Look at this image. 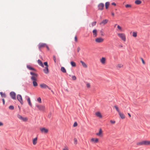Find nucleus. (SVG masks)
I'll return each mask as SVG.
<instances>
[{
    "label": "nucleus",
    "mask_w": 150,
    "mask_h": 150,
    "mask_svg": "<svg viewBox=\"0 0 150 150\" xmlns=\"http://www.w3.org/2000/svg\"><path fill=\"white\" fill-rule=\"evenodd\" d=\"M111 14L113 16H114V13L113 12H112L111 13Z\"/></svg>",
    "instance_id": "nucleus-56"
},
{
    "label": "nucleus",
    "mask_w": 150,
    "mask_h": 150,
    "mask_svg": "<svg viewBox=\"0 0 150 150\" xmlns=\"http://www.w3.org/2000/svg\"><path fill=\"white\" fill-rule=\"evenodd\" d=\"M46 47L47 49V50H49V48L48 47L47 45H46Z\"/></svg>",
    "instance_id": "nucleus-54"
},
{
    "label": "nucleus",
    "mask_w": 150,
    "mask_h": 150,
    "mask_svg": "<svg viewBox=\"0 0 150 150\" xmlns=\"http://www.w3.org/2000/svg\"><path fill=\"white\" fill-rule=\"evenodd\" d=\"M108 19H106L103 20L102 22H100L99 24L100 25H104L106 24L108 22Z\"/></svg>",
    "instance_id": "nucleus-14"
},
{
    "label": "nucleus",
    "mask_w": 150,
    "mask_h": 150,
    "mask_svg": "<svg viewBox=\"0 0 150 150\" xmlns=\"http://www.w3.org/2000/svg\"><path fill=\"white\" fill-rule=\"evenodd\" d=\"M101 35H103V34H101Z\"/></svg>",
    "instance_id": "nucleus-61"
},
{
    "label": "nucleus",
    "mask_w": 150,
    "mask_h": 150,
    "mask_svg": "<svg viewBox=\"0 0 150 150\" xmlns=\"http://www.w3.org/2000/svg\"><path fill=\"white\" fill-rule=\"evenodd\" d=\"M100 62L102 64H105L106 63V58L105 57H102L100 59Z\"/></svg>",
    "instance_id": "nucleus-11"
},
{
    "label": "nucleus",
    "mask_w": 150,
    "mask_h": 150,
    "mask_svg": "<svg viewBox=\"0 0 150 150\" xmlns=\"http://www.w3.org/2000/svg\"><path fill=\"white\" fill-rule=\"evenodd\" d=\"M132 36L134 37H136L137 36V33L136 32H132Z\"/></svg>",
    "instance_id": "nucleus-33"
},
{
    "label": "nucleus",
    "mask_w": 150,
    "mask_h": 150,
    "mask_svg": "<svg viewBox=\"0 0 150 150\" xmlns=\"http://www.w3.org/2000/svg\"><path fill=\"white\" fill-rule=\"evenodd\" d=\"M95 41L97 43H101L104 41V39L101 37L95 39Z\"/></svg>",
    "instance_id": "nucleus-8"
},
{
    "label": "nucleus",
    "mask_w": 150,
    "mask_h": 150,
    "mask_svg": "<svg viewBox=\"0 0 150 150\" xmlns=\"http://www.w3.org/2000/svg\"><path fill=\"white\" fill-rule=\"evenodd\" d=\"M62 150H69V149L68 147L66 146L63 148Z\"/></svg>",
    "instance_id": "nucleus-39"
},
{
    "label": "nucleus",
    "mask_w": 150,
    "mask_h": 150,
    "mask_svg": "<svg viewBox=\"0 0 150 150\" xmlns=\"http://www.w3.org/2000/svg\"><path fill=\"white\" fill-rule=\"evenodd\" d=\"M93 35L94 37L97 36V30L96 29H94L93 31Z\"/></svg>",
    "instance_id": "nucleus-19"
},
{
    "label": "nucleus",
    "mask_w": 150,
    "mask_h": 150,
    "mask_svg": "<svg viewBox=\"0 0 150 150\" xmlns=\"http://www.w3.org/2000/svg\"><path fill=\"white\" fill-rule=\"evenodd\" d=\"M80 62L81 63L83 67L85 68H87V64L82 61H80Z\"/></svg>",
    "instance_id": "nucleus-20"
},
{
    "label": "nucleus",
    "mask_w": 150,
    "mask_h": 150,
    "mask_svg": "<svg viewBox=\"0 0 150 150\" xmlns=\"http://www.w3.org/2000/svg\"><path fill=\"white\" fill-rule=\"evenodd\" d=\"M10 95L11 96V98L13 99H16V93L13 92H11L10 93Z\"/></svg>",
    "instance_id": "nucleus-12"
},
{
    "label": "nucleus",
    "mask_w": 150,
    "mask_h": 150,
    "mask_svg": "<svg viewBox=\"0 0 150 150\" xmlns=\"http://www.w3.org/2000/svg\"><path fill=\"white\" fill-rule=\"evenodd\" d=\"M118 114L120 117L122 119H124L125 118V116L124 114L121 112H119L118 113Z\"/></svg>",
    "instance_id": "nucleus-17"
},
{
    "label": "nucleus",
    "mask_w": 150,
    "mask_h": 150,
    "mask_svg": "<svg viewBox=\"0 0 150 150\" xmlns=\"http://www.w3.org/2000/svg\"><path fill=\"white\" fill-rule=\"evenodd\" d=\"M104 7V4H103L102 3H100L98 6V7L99 10H103V8Z\"/></svg>",
    "instance_id": "nucleus-13"
},
{
    "label": "nucleus",
    "mask_w": 150,
    "mask_h": 150,
    "mask_svg": "<svg viewBox=\"0 0 150 150\" xmlns=\"http://www.w3.org/2000/svg\"><path fill=\"white\" fill-rule=\"evenodd\" d=\"M38 64L40 65L42 67H44V66L43 64V63L40 60L38 59Z\"/></svg>",
    "instance_id": "nucleus-21"
},
{
    "label": "nucleus",
    "mask_w": 150,
    "mask_h": 150,
    "mask_svg": "<svg viewBox=\"0 0 150 150\" xmlns=\"http://www.w3.org/2000/svg\"><path fill=\"white\" fill-rule=\"evenodd\" d=\"M110 5V3L108 2H106L105 4V7L106 9H107L108 8V7Z\"/></svg>",
    "instance_id": "nucleus-37"
},
{
    "label": "nucleus",
    "mask_w": 150,
    "mask_h": 150,
    "mask_svg": "<svg viewBox=\"0 0 150 150\" xmlns=\"http://www.w3.org/2000/svg\"><path fill=\"white\" fill-rule=\"evenodd\" d=\"M40 130L42 133L44 134H47L48 133V129L44 127H40Z\"/></svg>",
    "instance_id": "nucleus-5"
},
{
    "label": "nucleus",
    "mask_w": 150,
    "mask_h": 150,
    "mask_svg": "<svg viewBox=\"0 0 150 150\" xmlns=\"http://www.w3.org/2000/svg\"><path fill=\"white\" fill-rule=\"evenodd\" d=\"M27 67L28 69H29L30 70H33L35 71H36L35 69L32 67L30 65H27Z\"/></svg>",
    "instance_id": "nucleus-25"
},
{
    "label": "nucleus",
    "mask_w": 150,
    "mask_h": 150,
    "mask_svg": "<svg viewBox=\"0 0 150 150\" xmlns=\"http://www.w3.org/2000/svg\"><path fill=\"white\" fill-rule=\"evenodd\" d=\"M40 86L42 88L46 89L48 87V86L45 83H42L40 84Z\"/></svg>",
    "instance_id": "nucleus-18"
},
{
    "label": "nucleus",
    "mask_w": 150,
    "mask_h": 150,
    "mask_svg": "<svg viewBox=\"0 0 150 150\" xmlns=\"http://www.w3.org/2000/svg\"><path fill=\"white\" fill-rule=\"evenodd\" d=\"M0 94L2 97H6V95L5 93H4L2 92H0Z\"/></svg>",
    "instance_id": "nucleus-35"
},
{
    "label": "nucleus",
    "mask_w": 150,
    "mask_h": 150,
    "mask_svg": "<svg viewBox=\"0 0 150 150\" xmlns=\"http://www.w3.org/2000/svg\"><path fill=\"white\" fill-rule=\"evenodd\" d=\"M33 85L34 86H38V83L36 82L37 80H32Z\"/></svg>",
    "instance_id": "nucleus-26"
},
{
    "label": "nucleus",
    "mask_w": 150,
    "mask_h": 150,
    "mask_svg": "<svg viewBox=\"0 0 150 150\" xmlns=\"http://www.w3.org/2000/svg\"><path fill=\"white\" fill-rule=\"evenodd\" d=\"M144 145L148 146L150 145V141L144 140Z\"/></svg>",
    "instance_id": "nucleus-16"
},
{
    "label": "nucleus",
    "mask_w": 150,
    "mask_h": 150,
    "mask_svg": "<svg viewBox=\"0 0 150 150\" xmlns=\"http://www.w3.org/2000/svg\"><path fill=\"white\" fill-rule=\"evenodd\" d=\"M71 64L73 67H75L76 66L75 63L73 61H71L70 62Z\"/></svg>",
    "instance_id": "nucleus-34"
},
{
    "label": "nucleus",
    "mask_w": 150,
    "mask_h": 150,
    "mask_svg": "<svg viewBox=\"0 0 150 150\" xmlns=\"http://www.w3.org/2000/svg\"><path fill=\"white\" fill-rule=\"evenodd\" d=\"M117 35L118 37L124 42H125L126 41V35L124 33H117Z\"/></svg>",
    "instance_id": "nucleus-1"
},
{
    "label": "nucleus",
    "mask_w": 150,
    "mask_h": 150,
    "mask_svg": "<svg viewBox=\"0 0 150 150\" xmlns=\"http://www.w3.org/2000/svg\"><path fill=\"white\" fill-rule=\"evenodd\" d=\"M74 40L75 41L77 42H78L77 38L76 36H75L74 37Z\"/></svg>",
    "instance_id": "nucleus-49"
},
{
    "label": "nucleus",
    "mask_w": 150,
    "mask_h": 150,
    "mask_svg": "<svg viewBox=\"0 0 150 150\" xmlns=\"http://www.w3.org/2000/svg\"><path fill=\"white\" fill-rule=\"evenodd\" d=\"M128 115L129 117H131V116L129 113H128Z\"/></svg>",
    "instance_id": "nucleus-55"
},
{
    "label": "nucleus",
    "mask_w": 150,
    "mask_h": 150,
    "mask_svg": "<svg viewBox=\"0 0 150 150\" xmlns=\"http://www.w3.org/2000/svg\"><path fill=\"white\" fill-rule=\"evenodd\" d=\"M37 101L40 103H42L41 99L40 97H38L37 99Z\"/></svg>",
    "instance_id": "nucleus-38"
},
{
    "label": "nucleus",
    "mask_w": 150,
    "mask_h": 150,
    "mask_svg": "<svg viewBox=\"0 0 150 150\" xmlns=\"http://www.w3.org/2000/svg\"><path fill=\"white\" fill-rule=\"evenodd\" d=\"M37 138L36 137L33 139V145H35L37 143Z\"/></svg>",
    "instance_id": "nucleus-23"
},
{
    "label": "nucleus",
    "mask_w": 150,
    "mask_h": 150,
    "mask_svg": "<svg viewBox=\"0 0 150 150\" xmlns=\"http://www.w3.org/2000/svg\"><path fill=\"white\" fill-rule=\"evenodd\" d=\"M44 65L46 66L43 69V71L45 74H48L49 73L48 66L47 62H45L44 63Z\"/></svg>",
    "instance_id": "nucleus-4"
},
{
    "label": "nucleus",
    "mask_w": 150,
    "mask_h": 150,
    "mask_svg": "<svg viewBox=\"0 0 150 150\" xmlns=\"http://www.w3.org/2000/svg\"><path fill=\"white\" fill-rule=\"evenodd\" d=\"M17 117L19 119L24 122H26L28 120V118L27 117H23L19 114L17 115Z\"/></svg>",
    "instance_id": "nucleus-3"
},
{
    "label": "nucleus",
    "mask_w": 150,
    "mask_h": 150,
    "mask_svg": "<svg viewBox=\"0 0 150 150\" xmlns=\"http://www.w3.org/2000/svg\"><path fill=\"white\" fill-rule=\"evenodd\" d=\"M72 78L73 80H75L76 79V77L75 76H72Z\"/></svg>",
    "instance_id": "nucleus-45"
},
{
    "label": "nucleus",
    "mask_w": 150,
    "mask_h": 150,
    "mask_svg": "<svg viewBox=\"0 0 150 150\" xmlns=\"http://www.w3.org/2000/svg\"><path fill=\"white\" fill-rule=\"evenodd\" d=\"M96 135L98 136L102 137L103 136V132L101 128H100L98 132L96 134Z\"/></svg>",
    "instance_id": "nucleus-9"
},
{
    "label": "nucleus",
    "mask_w": 150,
    "mask_h": 150,
    "mask_svg": "<svg viewBox=\"0 0 150 150\" xmlns=\"http://www.w3.org/2000/svg\"><path fill=\"white\" fill-rule=\"evenodd\" d=\"M117 28L120 30V31H122V27L121 26H120V25H117Z\"/></svg>",
    "instance_id": "nucleus-44"
},
{
    "label": "nucleus",
    "mask_w": 150,
    "mask_h": 150,
    "mask_svg": "<svg viewBox=\"0 0 150 150\" xmlns=\"http://www.w3.org/2000/svg\"><path fill=\"white\" fill-rule=\"evenodd\" d=\"M135 3L137 4H140L142 3V1L139 0H137L135 1Z\"/></svg>",
    "instance_id": "nucleus-36"
},
{
    "label": "nucleus",
    "mask_w": 150,
    "mask_h": 150,
    "mask_svg": "<svg viewBox=\"0 0 150 150\" xmlns=\"http://www.w3.org/2000/svg\"><path fill=\"white\" fill-rule=\"evenodd\" d=\"M36 107L38 108L39 110L42 111H44L45 109V106L42 105H36Z\"/></svg>",
    "instance_id": "nucleus-6"
},
{
    "label": "nucleus",
    "mask_w": 150,
    "mask_h": 150,
    "mask_svg": "<svg viewBox=\"0 0 150 150\" xmlns=\"http://www.w3.org/2000/svg\"><path fill=\"white\" fill-rule=\"evenodd\" d=\"M74 144H77V140L76 138H74Z\"/></svg>",
    "instance_id": "nucleus-43"
},
{
    "label": "nucleus",
    "mask_w": 150,
    "mask_h": 150,
    "mask_svg": "<svg viewBox=\"0 0 150 150\" xmlns=\"http://www.w3.org/2000/svg\"><path fill=\"white\" fill-rule=\"evenodd\" d=\"M80 50V49L79 47H78L77 48V51L78 52H79V51Z\"/></svg>",
    "instance_id": "nucleus-50"
},
{
    "label": "nucleus",
    "mask_w": 150,
    "mask_h": 150,
    "mask_svg": "<svg viewBox=\"0 0 150 150\" xmlns=\"http://www.w3.org/2000/svg\"><path fill=\"white\" fill-rule=\"evenodd\" d=\"M46 45L45 43H40L38 45V47L39 49L42 47H44L46 46Z\"/></svg>",
    "instance_id": "nucleus-15"
},
{
    "label": "nucleus",
    "mask_w": 150,
    "mask_h": 150,
    "mask_svg": "<svg viewBox=\"0 0 150 150\" xmlns=\"http://www.w3.org/2000/svg\"><path fill=\"white\" fill-rule=\"evenodd\" d=\"M2 100L3 102V104H4V103H5V100H4V99H2Z\"/></svg>",
    "instance_id": "nucleus-53"
},
{
    "label": "nucleus",
    "mask_w": 150,
    "mask_h": 150,
    "mask_svg": "<svg viewBox=\"0 0 150 150\" xmlns=\"http://www.w3.org/2000/svg\"><path fill=\"white\" fill-rule=\"evenodd\" d=\"M95 115L97 117L100 118L102 117V115H101V113L99 112H96L95 113Z\"/></svg>",
    "instance_id": "nucleus-22"
},
{
    "label": "nucleus",
    "mask_w": 150,
    "mask_h": 150,
    "mask_svg": "<svg viewBox=\"0 0 150 150\" xmlns=\"http://www.w3.org/2000/svg\"><path fill=\"white\" fill-rule=\"evenodd\" d=\"M30 74L32 75L31 79L32 80H37L38 75L34 72H31Z\"/></svg>",
    "instance_id": "nucleus-2"
},
{
    "label": "nucleus",
    "mask_w": 150,
    "mask_h": 150,
    "mask_svg": "<svg viewBox=\"0 0 150 150\" xmlns=\"http://www.w3.org/2000/svg\"><path fill=\"white\" fill-rule=\"evenodd\" d=\"M27 100L28 103V104L30 106H31V107L32 106V103H31L30 100V99L29 97H28Z\"/></svg>",
    "instance_id": "nucleus-28"
},
{
    "label": "nucleus",
    "mask_w": 150,
    "mask_h": 150,
    "mask_svg": "<svg viewBox=\"0 0 150 150\" xmlns=\"http://www.w3.org/2000/svg\"><path fill=\"white\" fill-rule=\"evenodd\" d=\"M17 99L21 103L22 105L23 103V102L21 96L19 94L17 96Z\"/></svg>",
    "instance_id": "nucleus-10"
},
{
    "label": "nucleus",
    "mask_w": 150,
    "mask_h": 150,
    "mask_svg": "<svg viewBox=\"0 0 150 150\" xmlns=\"http://www.w3.org/2000/svg\"><path fill=\"white\" fill-rule=\"evenodd\" d=\"M110 122L111 124H114L115 123V120H110Z\"/></svg>",
    "instance_id": "nucleus-42"
},
{
    "label": "nucleus",
    "mask_w": 150,
    "mask_h": 150,
    "mask_svg": "<svg viewBox=\"0 0 150 150\" xmlns=\"http://www.w3.org/2000/svg\"><path fill=\"white\" fill-rule=\"evenodd\" d=\"M101 35H103V34H101Z\"/></svg>",
    "instance_id": "nucleus-60"
},
{
    "label": "nucleus",
    "mask_w": 150,
    "mask_h": 150,
    "mask_svg": "<svg viewBox=\"0 0 150 150\" xmlns=\"http://www.w3.org/2000/svg\"><path fill=\"white\" fill-rule=\"evenodd\" d=\"M9 108L10 110H13L14 109V106L13 105H10L9 107Z\"/></svg>",
    "instance_id": "nucleus-40"
},
{
    "label": "nucleus",
    "mask_w": 150,
    "mask_h": 150,
    "mask_svg": "<svg viewBox=\"0 0 150 150\" xmlns=\"http://www.w3.org/2000/svg\"><path fill=\"white\" fill-rule=\"evenodd\" d=\"M3 125V123L1 122H0V126H2Z\"/></svg>",
    "instance_id": "nucleus-51"
},
{
    "label": "nucleus",
    "mask_w": 150,
    "mask_h": 150,
    "mask_svg": "<svg viewBox=\"0 0 150 150\" xmlns=\"http://www.w3.org/2000/svg\"><path fill=\"white\" fill-rule=\"evenodd\" d=\"M61 71L64 73H65L66 71L64 67H62L61 68Z\"/></svg>",
    "instance_id": "nucleus-29"
},
{
    "label": "nucleus",
    "mask_w": 150,
    "mask_h": 150,
    "mask_svg": "<svg viewBox=\"0 0 150 150\" xmlns=\"http://www.w3.org/2000/svg\"><path fill=\"white\" fill-rule=\"evenodd\" d=\"M140 59H141V61L142 62V63L144 64H145V62H144V60L143 59L142 57H141L140 58Z\"/></svg>",
    "instance_id": "nucleus-47"
},
{
    "label": "nucleus",
    "mask_w": 150,
    "mask_h": 150,
    "mask_svg": "<svg viewBox=\"0 0 150 150\" xmlns=\"http://www.w3.org/2000/svg\"><path fill=\"white\" fill-rule=\"evenodd\" d=\"M112 5H113L115 6L116 5V4H115V3L113 2L112 3Z\"/></svg>",
    "instance_id": "nucleus-52"
},
{
    "label": "nucleus",
    "mask_w": 150,
    "mask_h": 150,
    "mask_svg": "<svg viewBox=\"0 0 150 150\" xmlns=\"http://www.w3.org/2000/svg\"><path fill=\"white\" fill-rule=\"evenodd\" d=\"M47 88H48L49 90H50L51 89V88H50L48 86V87H47Z\"/></svg>",
    "instance_id": "nucleus-58"
},
{
    "label": "nucleus",
    "mask_w": 150,
    "mask_h": 150,
    "mask_svg": "<svg viewBox=\"0 0 150 150\" xmlns=\"http://www.w3.org/2000/svg\"><path fill=\"white\" fill-rule=\"evenodd\" d=\"M119 46L120 47H123L122 45H119Z\"/></svg>",
    "instance_id": "nucleus-57"
},
{
    "label": "nucleus",
    "mask_w": 150,
    "mask_h": 150,
    "mask_svg": "<svg viewBox=\"0 0 150 150\" xmlns=\"http://www.w3.org/2000/svg\"><path fill=\"white\" fill-rule=\"evenodd\" d=\"M137 144L139 146H144V141H143L137 142Z\"/></svg>",
    "instance_id": "nucleus-24"
},
{
    "label": "nucleus",
    "mask_w": 150,
    "mask_h": 150,
    "mask_svg": "<svg viewBox=\"0 0 150 150\" xmlns=\"http://www.w3.org/2000/svg\"><path fill=\"white\" fill-rule=\"evenodd\" d=\"M90 141L93 143H97L99 142V139L96 138H92L91 139Z\"/></svg>",
    "instance_id": "nucleus-7"
},
{
    "label": "nucleus",
    "mask_w": 150,
    "mask_h": 150,
    "mask_svg": "<svg viewBox=\"0 0 150 150\" xmlns=\"http://www.w3.org/2000/svg\"><path fill=\"white\" fill-rule=\"evenodd\" d=\"M78 125V124L76 122H75L74 125H73V127H76Z\"/></svg>",
    "instance_id": "nucleus-46"
},
{
    "label": "nucleus",
    "mask_w": 150,
    "mask_h": 150,
    "mask_svg": "<svg viewBox=\"0 0 150 150\" xmlns=\"http://www.w3.org/2000/svg\"><path fill=\"white\" fill-rule=\"evenodd\" d=\"M123 67V65L122 64H118L116 66V67L117 68H121Z\"/></svg>",
    "instance_id": "nucleus-27"
},
{
    "label": "nucleus",
    "mask_w": 150,
    "mask_h": 150,
    "mask_svg": "<svg viewBox=\"0 0 150 150\" xmlns=\"http://www.w3.org/2000/svg\"><path fill=\"white\" fill-rule=\"evenodd\" d=\"M18 108H19V109L20 110V109H21V108L19 106H18Z\"/></svg>",
    "instance_id": "nucleus-59"
},
{
    "label": "nucleus",
    "mask_w": 150,
    "mask_h": 150,
    "mask_svg": "<svg viewBox=\"0 0 150 150\" xmlns=\"http://www.w3.org/2000/svg\"><path fill=\"white\" fill-rule=\"evenodd\" d=\"M125 6L126 8H130L131 7V5L130 4H126L125 5Z\"/></svg>",
    "instance_id": "nucleus-41"
},
{
    "label": "nucleus",
    "mask_w": 150,
    "mask_h": 150,
    "mask_svg": "<svg viewBox=\"0 0 150 150\" xmlns=\"http://www.w3.org/2000/svg\"><path fill=\"white\" fill-rule=\"evenodd\" d=\"M86 87L87 88H91V84L90 83L88 82H86Z\"/></svg>",
    "instance_id": "nucleus-32"
},
{
    "label": "nucleus",
    "mask_w": 150,
    "mask_h": 150,
    "mask_svg": "<svg viewBox=\"0 0 150 150\" xmlns=\"http://www.w3.org/2000/svg\"><path fill=\"white\" fill-rule=\"evenodd\" d=\"M53 60L54 61V62L55 63H56V57L55 56H53Z\"/></svg>",
    "instance_id": "nucleus-48"
},
{
    "label": "nucleus",
    "mask_w": 150,
    "mask_h": 150,
    "mask_svg": "<svg viewBox=\"0 0 150 150\" xmlns=\"http://www.w3.org/2000/svg\"><path fill=\"white\" fill-rule=\"evenodd\" d=\"M96 21H94L93 22L91 23V25H90V27H93V26L95 25H96Z\"/></svg>",
    "instance_id": "nucleus-30"
},
{
    "label": "nucleus",
    "mask_w": 150,
    "mask_h": 150,
    "mask_svg": "<svg viewBox=\"0 0 150 150\" xmlns=\"http://www.w3.org/2000/svg\"><path fill=\"white\" fill-rule=\"evenodd\" d=\"M114 107L116 111L118 112V113L119 112H120L119 109L118 107V106L116 105H115L114 106Z\"/></svg>",
    "instance_id": "nucleus-31"
}]
</instances>
